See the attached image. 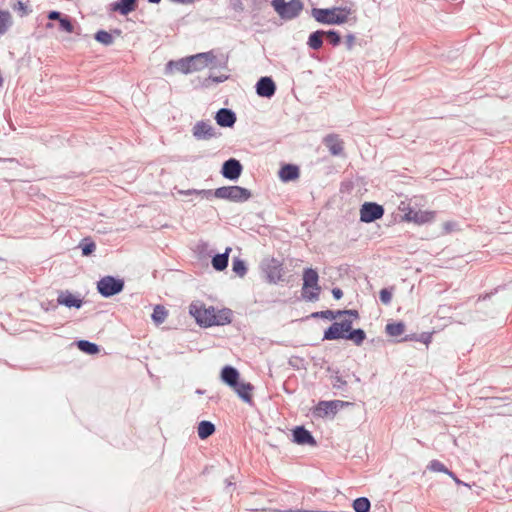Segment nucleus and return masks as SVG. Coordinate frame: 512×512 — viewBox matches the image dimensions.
<instances>
[{"label":"nucleus","instance_id":"obj_1","mask_svg":"<svg viewBox=\"0 0 512 512\" xmlns=\"http://www.w3.org/2000/svg\"><path fill=\"white\" fill-rule=\"evenodd\" d=\"M348 13L349 11H346V9L341 7H334L330 9L314 8L312 10V16L317 22L329 25H340L346 23L348 20Z\"/></svg>","mask_w":512,"mask_h":512},{"label":"nucleus","instance_id":"obj_2","mask_svg":"<svg viewBox=\"0 0 512 512\" xmlns=\"http://www.w3.org/2000/svg\"><path fill=\"white\" fill-rule=\"evenodd\" d=\"M251 196V191L241 186H222L214 190V197L236 203L246 202Z\"/></svg>","mask_w":512,"mask_h":512},{"label":"nucleus","instance_id":"obj_3","mask_svg":"<svg viewBox=\"0 0 512 512\" xmlns=\"http://www.w3.org/2000/svg\"><path fill=\"white\" fill-rule=\"evenodd\" d=\"M272 7L277 14L284 20H292L296 18L303 10V3L301 0H272Z\"/></svg>","mask_w":512,"mask_h":512},{"label":"nucleus","instance_id":"obj_4","mask_svg":"<svg viewBox=\"0 0 512 512\" xmlns=\"http://www.w3.org/2000/svg\"><path fill=\"white\" fill-rule=\"evenodd\" d=\"M189 313L196 320L197 324L202 327L213 326V318L215 308L212 306L206 307L199 301L192 302L189 306Z\"/></svg>","mask_w":512,"mask_h":512},{"label":"nucleus","instance_id":"obj_5","mask_svg":"<svg viewBox=\"0 0 512 512\" xmlns=\"http://www.w3.org/2000/svg\"><path fill=\"white\" fill-rule=\"evenodd\" d=\"M124 289V281L114 276H104L97 282V291L105 298L119 294Z\"/></svg>","mask_w":512,"mask_h":512},{"label":"nucleus","instance_id":"obj_6","mask_svg":"<svg viewBox=\"0 0 512 512\" xmlns=\"http://www.w3.org/2000/svg\"><path fill=\"white\" fill-rule=\"evenodd\" d=\"M261 268L269 283L276 284L283 280V267L279 260L275 258L265 259L261 262Z\"/></svg>","mask_w":512,"mask_h":512},{"label":"nucleus","instance_id":"obj_7","mask_svg":"<svg viewBox=\"0 0 512 512\" xmlns=\"http://www.w3.org/2000/svg\"><path fill=\"white\" fill-rule=\"evenodd\" d=\"M347 404L341 400L320 401L314 408L313 415L319 418L333 417L340 407Z\"/></svg>","mask_w":512,"mask_h":512},{"label":"nucleus","instance_id":"obj_8","mask_svg":"<svg viewBox=\"0 0 512 512\" xmlns=\"http://www.w3.org/2000/svg\"><path fill=\"white\" fill-rule=\"evenodd\" d=\"M384 214V208L375 202H366L360 209V220L371 223L380 219Z\"/></svg>","mask_w":512,"mask_h":512},{"label":"nucleus","instance_id":"obj_9","mask_svg":"<svg viewBox=\"0 0 512 512\" xmlns=\"http://www.w3.org/2000/svg\"><path fill=\"white\" fill-rule=\"evenodd\" d=\"M242 171L243 166L240 161L235 158H230L223 163L221 174L224 178L235 181L241 176Z\"/></svg>","mask_w":512,"mask_h":512},{"label":"nucleus","instance_id":"obj_10","mask_svg":"<svg viewBox=\"0 0 512 512\" xmlns=\"http://www.w3.org/2000/svg\"><path fill=\"white\" fill-rule=\"evenodd\" d=\"M255 89L258 96L271 98L276 92V85L271 77L263 76L257 81Z\"/></svg>","mask_w":512,"mask_h":512},{"label":"nucleus","instance_id":"obj_11","mask_svg":"<svg viewBox=\"0 0 512 512\" xmlns=\"http://www.w3.org/2000/svg\"><path fill=\"white\" fill-rule=\"evenodd\" d=\"M192 134L197 140H209L216 136L214 127L206 121H198L193 126Z\"/></svg>","mask_w":512,"mask_h":512},{"label":"nucleus","instance_id":"obj_12","mask_svg":"<svg viewBox=\"0 0 512 512\" xmlns=\"http://www.w3.org/2000/svg\"><path fill=\"white\" fill-rule=\"evenodd\" d=\"M435 213L431 211H421L409 208L404 214V219L417 224L430 222L434 218Z\"/></svg>","mask_w":512,"mask_h":512},{"label":"nucleus","instance_id":"obj_13","mask_svg":"<svg viewBox=\"0 0 512 512\" xmlns=\"http://www.w3.org/2000/svg\"><path fill=\"white\" fill-rule=\"evenodd\" d=\"M190 58H193L195 60H192L190 62V69L191 72L193 71H199L205 67H207L210 63H212L215 60V56L213 52H204V53H198L196 55L190 56Z\"/></svg>","mask_w":512,"mask_h":512},{"label":"nucleus","instance_id":"obj_14","mask_svg":"<svg viewBox=\"0 0 512 512\" xmlns=\"http://www.w3.org/2000/svg\"><path fill=\"white\" fill-rule=\"evenodd\" d=\"M293 441L299 445H316V440L310 431L303 426H297L292 431Z\"/></svg>","mask_w":512,"mask_h":512},{"label":"nucleus","instance_id":"obj_15","mask_svg":"<svg viewBox=\"0 0 512 512\" xmlns=\"http://www.w3.org/2000/svg\"><path fill=\"white\" fill-rule=\"evenodd\" d=\"M216 123L221 127L231 128L234 126L237 118L235 112L228 108H221L215 115Z\"/></svg>","mask_w":512,"mask_h":512},{"label":"nucleus","instance_id":"obj_16","mask_svg":"<svg viewBox=\"0 0 512 512\" xmlns=\"http://www.w3.org/2000/svg\"><path fill=\"white\" fill-rule=\"evenodd\" d=\"M57 303L59 305L66 306L68 308H76L79 309L83 305V300L74 296L69 291H61L57 298Z\"/></svg>","mask_w":512,"mask_h":512},{"label":"nucleus","instance_id":"obj_17","mask_svg":"<svg viewBox=\"0 0 512 512\" xmlns=\"http://www.w3.org/2000/svg\"><path fill=\"white\" fill-rule=\"evenodd\" d=\"M324 145L328 148L330 153L338 156L343 152V141L336 134H328L323 139Z\"/></svg>","mask_w":512,"mask_h":512},{"label":"nucleus","instance_id":"obj_18","mask_svg":"<svg viewBox=\"0 0 512 512\" xmlns=\"http://www.w3.org/2000/svg\"><path fill=\"white\" fill-rule=\"evenodd\" d=\"M240 374L236 368L233 366L227 365L222 368L221 370V380L233 388L234 386H237V383L239 382Z\"/></svg>","mask_w":512,"mask_h":512},{"label":"nucleus","instance_id":"obj_19","mask_svg":"<svg viewBox=\"0 0 512 512\" xmlns=\"http://www.w3.org/2000/svg\"><path fill=\"white\" fill-rule=\"evenodd\" d=\"M192 60L194 59L190 57L182 58L177 61L171 60L166 64V72L176 70L184 74L191 73L190 62H192Z\"/></svg>","mask_w":512,"mask_h":512},{"label":"nucleus","instance_id":"obj_20","mask_svg":"<svg viewBox=\"0 0 512 512\" xmlns=\"http://www.w3.org/2000/svg\"><path fill=\"white\" fill-rule=\"evenodd\" d=\"M299 175V167L294 164H284L279 170V178L283 182L296 180L299 178Z\"/></svg>","mask_w":512,"mask_h":512},{"label":"nucleus","instance_id":"obj_21","mask_svg":"<svg viewBox=\"0 0 512 512\" xmlns=\"http://www.w3.org/2000/svg\"><path fill=\"white\" fill-rule=\"evenodd\" d=\"M138 0H119L111 4V10L119 12L121 15H128L137 7Z\"/></svg>","mask_w":512,"mask_h":512},{"label":"nucleus","instance_id":"obj_22","mask_svg":"<svg viewBox=\"0 0 512 512\" xmlns=\"http://www.w3.org/2000/svg\"><path fill=\"white\" fill-rule=\"evenodd\" d=\"M253 385L249 382H238L237 386L233 387V390L236 394L246 403L252 402L251 392L253 390Z\"/></svg>","mask_w":512,"mask_h":512},{"label":"nucleus","instance_id":"obj_23","mask_svg":"<svg viewBox=\"0 0 512 512\" xmlns=\"http://www.w3.org/2000/svg\"><path fill=\"white\" fill-rule=\"evenodd\" d=\"M318 280V272L313 268H306L303 272L302 292L308 290L310 286H316Z\"/></svg>","mask_w":512,"mask_h":512},{"label":"nucleus","instance_id":"obj_24","mask_svg":"<svg viewBox=\"0 0 512 512\" xmlns=\"http://www.w3.org/2000/svg\"><path fill=\"white\" fill-rule=\"evenodd\" d=\"M232 321V311L228 308H224L221 310L215 309V314L213 318V326L214 325H225L229 324Z\"/></svg>","mask_w":512,"mask_h":512},{"label":"nucleus","instance_id":"obj_25","mask_svg":"<svg viewBox=\"0 0 512 512\" xmlns=\"http://www.w3.org/2000/svg\"><path fill=\"white\" fill-rule=\"evenodd\" d=\"M230 248H227L224 253L216 254L212 258V266L217 271H223L228 266Z\"/></svg>","mask_w":512,"mask_h":512},{"label":"nucleus","instance_id":"obj_26","mask_svg":"<svg viewBox=\"0 0 512 512\" xmlns=\"http://www.w3.org/2000/svg\"><path fill=\"white\" fill-rule=\"evenodd\" d=\"M323 37H325V31L323 30L312 32L308 37V46L313 50H319L323 45Z\"/></svg>","mask_w":512,"mask_h":512},{"label":"nucleus","instance_id":"obj_27","mask_svg":"<svg viewBox=\"0 0 512 512\" xmlns=\"http://www.w3.org/2000/svg\"><path fill=\"white\" fill-rule=\"evenodd\" d=\"M215 432V425L210 422L203 420L198 424L197 433L200 439L204 440L210 437Z\"/></svg>","mask_w":512,"mask_h":512},{"label":"nucleus","instance_id":"obj_28","mask_svg":"<svg viewBox=\"0 0 512 512\" xmlns=\"http://www.w3.org/2000/svg\"><path fill=\"white\" fill-rule=\"evenodd\" d=\"M345 335L339 326L336 325V322H334L331 326H329L325 331L323 335V340H338V339H345Z\"/></svg>","mask_w":512,"mask_h":512},{"label":"nucleus","instance_id":"obj_29","mask_svg":"<svg viewBox=\"0 0 512 512\" xmlns=\"http://www.w3.org/2000/svg\"><path fill=\"white\" fill-rule=\"evenodd\" d=\"M76 346L80 351L88 355H95L100 351V348L97 344L88 340H79L76 342Z\"/></svg>","mask_w":512,"mask_h":512},{"label":"nucleus","instance_id":"obj_30","mask_svg":"<svg viewBox=\"0 0 512 512\" xmlns=\"http://www.w3.org/2000/svg\"><path fill=\"white\" fill-rule=\"evenodd\" d=\"M345 339L351 340L357 346H360L366 339V333L363 329H352L348 334L345 335Z\"/></svg>","mask_w":512,"mask_h":512},{"label":"nucleus","instance_id":"obj_31","mask_svg":"<svg viewBox=\"0 0 512 512\" xmlns=\"http://www.w3.org/2000/svg\"><path fill=\"white\" fill-rule=\"evenodd\" d=\"M385 331L389 336L398 337L405 332V324L403 322L388 323Z\"/></svg>","mask_w":512,"mask_h":512},{"label":"nucleus","instance_id":"obj_32","mask_svg":"<svg viewBox=\"0 0 512 512\" xmlns=\"http://www.w3.org/2000/svg\"><path fill=\"white\" fill-rule=\"evenodd\" d=\"M352 507L355 512H369L371 504L368 498L359 497L353 501Z\"/></svg>","mask_w":512,"mask_h":512},{"label":"nucleus","instance_id":"obj_33","mask_svg":"<svg viewBox=\"0 0 512 512\" xmlns=\"http://www.w3.org/2000/svg\"><path fill=\"white\" fill-rule=\"evenodd\" d=\"M179 194L181 195H198V196H201L202 198H206V199H211L212 197H214V190H206V189H202V190H197V189H188V190H179L178 191Z\"/></svg>","mask_w":512,"mask_h":512},{"label":"nucleus","instance_id":"obj_34","mask_svg":"<svg viewBox=\"0 0 512 512\" xmlns=\"http://www.w3.org/2000/svg\"><path fill=\"white\" fill-rule=\"evenodd\" d=\"M310 291L305 290L302 292V297L306 301L315 302L319 299V294L321 292V287L318 283H316V286H310Z\"/></svg>","mask_w":512,"mask_h":512},{"label":"nucleus","instance_id":"obj_35","mask_svg":"<svg viewBox=\"0 0 512 512\" xmlns=\"http://www.w3.org/2000/svg\"><path fill=\"white\" fill-rule=\"evenodd\" d=\"M94 38L97 42L105 45L110 46L114 42V38L111 33L105 31V30H99L95 33Z\"/></svg>","mask_w":512,"mask_h":512},{"label":"nucleus","instance_id":"obj_36","mask_svg":"<svg viewBox=\"0 0 512 512\" xmlns=\"http://www.w3.org/2000/svg\"><path fill=\"white\" fill-rule=\"evenodd\" d=\"M12 24V18L8 11H0V35L7 32Z\"/></svg>","mask_w":512,"mask_h":512},{"label":"nucleus","instance_id":"obj_37","mask_svg":"<svg viewBox=\"0 0 512 512\" xmlns=\"http://www.w3.org/2000/svg\"><path fill=\"white\" fill-rule=\"evenodd\" d=\"M167 317V310L162 305H156L153 313L152 319L156 324H162Z\"/></svg>","mask_w":512,"mask_h":512},{"label":"nucleus","instance_id":"obj_38","mask_svg":"<svg viewBox=\"0 0 512 512\" xmlns=\"http://www.w3.org/2000/svg\"><path fill=\"white\" fill-rule=\"evenodd\" d=\"M311 317L312 318H325V319L333 320V319L341 317V310H337V311L324 310V311L313 312L311 314Z\"/></svg>","mask_w":512,"mask_h":512},{"label":"nucleus","instance_id":"obj_39","mask_svg":"<svg viewBox=\"0 0 512 512\" xmlns=\"http://www.w3.org/2000/svg\"><path fill=\"white\" fill-rule=\"evenodd\" d=\"M428 469L433 472H443L449 475L450 477H454V473L447 469V467L438 460H432L429 465Z\"/></svg>","mask_w":512,"mask_h":512},{"label":"nucleus","instance_id":"obj_40","mask_svg":"<svg viewBox=\"0 0 512 512\" xmlns=\"http://www.w3.org/2000/svg\"><path fill=\"white\" fill-rule=\"evenodd\" d=\"M79 247L82 250V255L83 256L91 255L95 251V249H96L95 243L93 241H91L90 239H88V238H84L80 242Z\"/></svg>","mask_w":512,"mask_h":512},{"label":"nucleus","instance_id":"obj_41","mask_svg":"<svg viewBox=\"0 0 512 512\" xmlns=\"http://www.w3.org/2000/svg\"><path fill=\"white\" fill-rule=\"evenodd\" d=\"M232 270L238 276L243 277L246 274V272H247V268H246L245 262L243 260H241L240 258H233V260H232Z\"/></svg>","mask_w":512,"mask_h":512},{"label":"nucleus","instance_id":"obj_42","mask_svg":"<svg viewBox=\"0 0 512 512\" xmlns=\"http://www.w3.org/2000/svg\"><path fill=\"white\" fill-rule=\"evenodd\" d=\"M325 37L333 46H338L341 42V36L335 30L325 31Z\"/></svg>","mask_w":512,"mask_h":512},{"label":"nucleus","instance_id":"obj_43","mask_svg":"<svg viewBox=\"0 0 512 512\" xmlns=\"http://www.w3.org/2000/svg\"><path fill=\"white\" fill-rule=\"evenodd\" d=\"M12 8L14 11L18 12L20 17L26 16L31 12L29 7L22 1H17Z\"/></svg>","mask_w":512,"mask_h":512},{"label":"nucleus","instance_id":"obj_44","mask_svg":"<svg viewBox=\"0 0 512 512\" xmlns=\"http://www.w3.org/2000/svg\"><path fill=\"white\" fill-rule=\"evenodd\" d=\"M59 25L60 29L67 33H72L74 30V26L68 16H62V18L59 20Z\"/></svg>","mask_w":512,"mask_h":512},{"label":"nucleus","instance_id":"obj_45","mask_svg":"<svg viewBox=\"0 0 512 512\" xmlns=\"http://www.w3.org/2000/svg\"><path fill=\"white\" fill-rule=\"evenodd\" d=\"M332 386L338 390H344L347 386V382L339 375H335L332 377Z\"/></svg>","mask_w":512,"mask_h":512},{"label":"nucleus","instance_id":"obj_46","mask_svg":"<svg viewBox=\"0 0 512 512\" xmlns=\"http://www.w3.org/2000/svg\"><path fill=\"white\" fill-rule=\"evenodd\" d=\"M379 298H380V301L383 304L388 305L391 302L392 293H391V291L389 289L383 288V289L380 290Z\"/></svg>","mask_w":512,"mask_h":512},{"label":"nucleus","instance_id":"obj_47","mask_svg":"<svg viewBox=\"0 0 512 512\" xmlns=\"http://www.w3.org/2000/svg\"><path fill=\"white\" fill-rule=\"evenodd\" d=\"M352 324L353 322L351 319H344L341 322H336V325L339 326L344 334H348L352 330Z\"/></svg>","mask_w":512,"mask_h":512},{"label":"nucleus","instance_id":"obj_48","mask_svg":"<svg viewBox=\"0 0 512 512\" xmlns=\"http://www.w3.org/2000/svg\"><path fill=\"white\" fill-rule=\"evenodd\" d=\"M343 315H348L354 319H358L359 318V313L357 310H354V309H349V310H341V316Z\"/></svg>","mask_w":512,"mask_h":512},{"label":"nucleus","instance_id":"obj_49","mask_svg":"<svg viewBox=\"0 0 512 512\" xmlns=\"http://www.w3.org/2000/svg\"><path fill=\"white\" fill-rule=\"evenodd\" d=\"M354 42H355V36L353 34H348L346 36V41H345L348 50H351L353 48Z\"/></svg>","mask_w":512,"mask_h":512},{"label":"nucleus","instance_id":"obj_50","mask_svg":"<svg viewBox=\"0 0 512 512\" xmlns=\"http://www.w3.org/2000/svg\"><path fill=\"white\" fill-rule=\"evenodd\" d=\"M62 14L58 11H50L47 15L49 20H60L62 18Z\"/></svg>","mask_w":512,"mask_h":512},{"label":"nucleus","instance_id":"obj_51","mask_svg":"<svg viewBox=\"0 0 512 512\" xmlns=\"http://www.w3.org/2000/svg\"><path fill=\"white\" fill-rule=\"evenodd\" d=\"M228 77L225 76V75H221V76H209V78L207 80H212L213 82L215 83H221V82H224Z\"/></svg>","mask_w":512,"mask_h":512},{"label":"nucleus","instance_id":"obj_52","mask_svg":"<svg viewBox=\"0 0 512 512\" xmlns=\"http://www.w3.org/2000/svg\"><path fill=\"white\" fill-rule=\"evenodd\" d=\"M332 295L336 300H339L343 296V292L340 288H333L332 289Z\"/></svg>","mask_w":512,"mask_h":512},{"label":"nucleus","instance_id":"obj_53","mask_svg":"<svg viewBox=\"0 0 512 512\" xmlns=\"http://www.w3.org/2000/svg\"><path fill=\"white\" fill-rule=\"evenodd\" d=\"M171 2H174V3H179V4H191L193 3L194 0H170Z\"/></svg>","mask_w":512,"mask_h":512},{"label":"nucleus","instance_id":"obj_54","mask_svg":"<svg viewBox=\"0 0 512 512\" xmlns=\"http://www.w3.org/2000/svg\"><path fill=\"white\" fill-rule=\"evenodd\" d=\"M275 512H312V511L300 510V509H296V510L289 509V510H284V511L275 510Z\"/></svg>","mask_w":512,"mask_h":512},{"label":"nucleus","instance_id":"obj_55","mask_svg":"<svg viewBox=\"0 0 512 512\" xmlns=\"http://www.w3.org/2000/svg\"><path fill=\"white\" fill-rule=\"evenodd\" d=\"M457 484H463V485H466L465 483H463L461 480H459L456 475L454 474V477H451Z\"/></svg>","mask_w":512,"mask_h":512},{"label":"nucleus","instance_id":"obj_56","mask_svg":"<svg viewBox=\"0 0 512 512\" xmlns=\"http://www.w3.org/2000/svg\"><path fill=\"white\" fill-rule=\"evenodd\" d=\"M444 227H445L446 231H450L451 230V223H445Z\"/></svg>","mask_w":512,"mask_h":512},{"label":"nucleus","instance_id":"obj_57","mask_svg":"<svg viewBox=\"0 0 512 512\" xmlns=\"http://www.w3.org/2000/svg\"><path fill=\"white\" fill-rule=\"evenodd\" d=\"M161 0H148L149 3L151 4H158L160 3Z\"/></svg>","mask_w":512,"mask_h":512},{"label":"nucleus","instance_id":"obj_58","mask_svg":"<svg viewBox=\"0 0 512 512\" xmlns=\"http://www.w3.org/2000/svg\"><path fill=\"white\" fill-rule=\"evenodd\" d=\"M482 302H485V306H487V304H486V302H487V296L482 297Z\"/></svg>","mask_w":512,"mask_h":512},{"label":"nucleus","instance_id":"obj_59","mask_svg":"<svg viewBox=\"0 0 512 512\" xmlns=\"http://www.w3.org/2000/svg\"><path fill=\"white\" fill-rule=\"evenodd\" d=\"M53 27V24L52 23H47L46 24V28H52Z\"/></svg>","mask_w":512,"mask_h":512},{"label":"nucleus","instance_id":"obj_60","mask_svg":"<svg viewBox=\"0 0 512 512\" xmlns=\"http://www.w3.org/2000/svg\"><path fill=\"white\" fill-rule=\"evenodd\" d=\"M354 377H355V381H356V382H360V378H359V377H357V376H355V375H354Z\"/></svg>","mask_w":512,"mask_h":512},{"label":"nucleus","instance_id":"obj_61","mask_svg":"<svg viewBox=\"0 0 512 512\" xmlns=\"http://www.w3.org/2000/svg\"><path fill=\"white\" fill-rule=\"evenodd\" d=\"M2 84H3V79H2V77L0 76V86H2Z\"/></svg>","mask_w":512,"mask_h":512},{"label":"nucleus","instance_id":"obj_62","mask_svg":"<svg viewBox=\"0 0 512 512\" xmlns=\"http://www.w3.org/2000/svg\"><path fill=\"white\" fill-rule=\"evenodd\" d=\"M115 33L119 35L120 34V30H115Z\"/></svg>","mask_w":512,"mask_h":512}]
</instances>
